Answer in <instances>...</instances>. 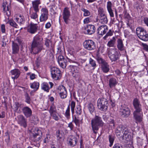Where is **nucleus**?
I'll list each match as a JSON object with an SVG mask.
<instances>
[{"label": "nucleus", "mask_w": 148, "mask_h": 148, "mask_svg": "<svg viewBox=\"0 0 148 148\" xmlns=\"http://www.w3.org/2000/svg\"><path fill=\"white\" fill-rule=\"evenodd\" d=\"M42 37L39 35H37L34 37L31 45L32 53L36 54L41 51L43 48L42 44Z\"/></svg>", "instance_id": "f257e3e1"}, {"label": "nucleus", "mask_w": 148, "mask_h": 148, "mask_svg": "<svg viewBox=\"0 0 148 148\" xmlns=\"http://www.w3.org/2000/svg\"><path fill=\"white\" fill-rule=\"evenodd\" d=\"M104 124L101 118L96 115L91 121V125L93 132L96 134L99 127L103 126Z\"/></svg>", "instance_id": "f03ea898"}, {"label": "nucleus", "mask_w": 148, "mask_h": 148, "mask_svg": "<svg viewBox=\"0 0 148 148\" xmlns=\"http://www.w3.org/2000/svg\"><path fill=\"white\" fill-rule=\"evenodd\" d=\"M129 133V131L128 129L124 125H120L118 126L115 130V134L118 137H120V136H122L123 134V136L121 137L123 139L125 138L127 139V137L128 138L129 137L131 138V136L128 134Z\"/></svg>", "instance_id": "7ed1b4c3"}, {"label": "nucleus", "mask_w": 148, "mask_h": 148, "mask_svg": "<svg viewBox=\"0 0 148 148\" xmlns=\"http://www.w3.org/2000/svg\"><path fill=\"white\" fill-rule=\"evenodd\" d=\"M136 33L138 37L140 40L144 41L148 40V33L143 27H137L136 29Z\"/></svg>", "instance_id": "20e7f679"}, {"label": "nucleus", "mask_w": 148, "mask_h": 148, "mask_svg": "<svg viewBox=\"0 0 148 148\" xmlns=\"http://www.w3.org/2000/svg\"><path fill=\"white\" fill-rule=\"evenodd\" d=\"M108 103L107 100L104 98H99L97 101V107L101 110L106 112L108 109Z\"/></svg>", "instance_id": "39448f33"}, {"label": "nucleus", "mask_w": 148, "mask_h": 148, "mask_svg": "<svg viewBox=\"0 0 148 148\" xmlns=\"http://www.w3.org/2000/svg\"><path fill=\"white\" fill-rule=\"evenodd\" d=\"M50 71L52 78L55 80H59L61 78L62 74L60 69L55 66L51 68Z\"/></svg>", "instance_id": "423d86ee"}, {"label": "nucleus", "mask_w": 148, "mask_h": 148, "mask_svg": "<svg viewBox=\"0 0 148 148\" xmlns=\"http://www.w3.org/2000/svg\"><path fill=\"white\" fill-rule=\"evenodd\" d=\"M108 56L112 62L115 61L119 59V52L114 49H110L108 53Z\"/></svg>", "instance_id": "0eeeda50"}, {"label": "nucleus", "mask_w": 148, "mask_h": 148, "mask_svg": "<svg viewBox=\"0 0 148 148\" xmlns=\"http://www.w3.org/2000/svg\"><path fill=\"white\" fill-rule=\"evenodd\" d=\"M84 48L89 51L94 50L96 48V44L94 42L91 40H85L83 42Z\"/></svg>", "instance_id": "6e6552de"}, {"label": "nucleus", "mask_w": 148, "mask_h": 148, "mask_svg": "<svg viewBox=\"0 0 148 148\" xmlns=\"http://www.w3.org/2000/svg\"><path fill=\"white\" fill-rule=\"evenodd\" d=\"M10 4L9 0H3L2 5L3 12L5 14L8 16H9L11 14Z\"/></svg>", "instance_id": "1a4fd4ad"}, {"label": "nucleus", "mask_w": 148, "mask_h": 148, "mask_svg": "<svg viewBox=\"0 0 148 148\" xmlns=\"http://www.w3.org/2000/svg\"><path fill=\"white\" fill-rule=\"evenodd\" d=\"M58 92L60 97L61 99H65L67 96V93L66 88L63 85H61L59 86L58 89Z\"/></svg>", "instance_id": "9d476101"}, {"label": "nucleus", "mask_w": 148, "mask_h": 148, "mask_svg": "<svg viewBox=\"0 0 148 148\" xmlns=\"http://www.w3.org/2000/svg\"><path fill=\"white\" fill-rule=\"evenodd\" d=\"M78 139L76 137L70 135L67 138V144L71 147H73L77 145Z\"/></svg>", "instance_id": "9b49d317"}, {"label": "nucleus", "mask_w": 148, "mask_h": 148, "mask_svg": "<svg viewBox=\"0 0 148 148\" xmlns=\"http://www.w3.org/2000/svg\"><path fill=\"white\" fill-rule=\"evenodd\" d=\"M62 15L64 21L66 24L68 23V20L71 16V13L69 8H65L62 12Z\"/></svg>", "instance_id": "f8f14e48"}, {"label": "nucleus", "mask_w": 148, "mask_h": 148, "mask_svg": "<svg viewBox=\"0 0 148 148\" xmlns=\"http://www.w3.org/2000/svg\"><path fill=\"white\" fill-rule=\"evenodd\" d=\"M120 110V114L123 117H127L130 114V111L129 109L127 107H122Z\"/></svg>", "instance_id": "ddd939ff"}, {"label": "nucleus", "mask_w": 148, "mask_h": 148, "mask_svg": "<svg viewBox=\"0 0 148 148\" xmlns=\"http://www.w3.org/2000/svg\"><path fill=\"white\" fill-rule=\"evenodd\" d=\"M58 61L61 67L63 69L66 67L67 64V61L63 56L59 55L58 57Z\"/></svg>", "instance_id": "4468645a"}, {"label": "nucleus", "mask_w": 148, "mask_h": 148, "mask_svg": "<svg viewBox=\"0 0 148 148\" xmlns=\"http://www.w3.org/2000/svg\"><path fill=\"white\" fill-rule=\"evenodd\" d=\"M42 13L40 16V22L46 21L48 18V11L46 8H42Z\"/></svg>", "instance_id": "2eb2a0df"}, {"label": "nucleus", "mask_w": 148, "mask_h": 148, "mask_svg": "<svg viewBox=\"0 0 148 148\" xmlns=\"http://www.w3.org/2000/svg\"><path fill=\"white\" fill-rule=\"evenodd\" d=\"M53 85V84L52 82H49L48 83L44 82L41 84V88L44 91L48 92L50 89L52 88Z\"/></svg>", "instance_id": "dca6fc26"}, {"label": "nucleus", "mask_w": 148, "mask_h": 148, "mask_svg": "<svg viewBox=\"0 0 148 148\" xmlns=\"http://www.w3.org/2000/svg\"><path fill=\"white\" fill-rule=\"evenodd\" d=\"M38 28L37 24L31 23L27 27L28 32L32 34L35 33L37 31Z\"/></svg>", "instance_id": "f3484780"}, {"label": "nucleus", "mask_w": 148, "mask_h": 148, "mask_svg": "<svg viewBox=\"0 0 148 148\" xmlns=\"http://www.w3.org/2000/svg\"><path fill=\"white\" fill-rule=\"evenodd\" d=\"M18 118V123L21 126L26 128L27 126V119L22 115H19Z\"/></svg>", "instance_id": "a211bd4d"}, {"label": "nucleus", "mask_w": 148, "mask_h": 148, "mask_svg": "<svg viewBox=\"0 0 148 148\" xmlns=\"http://www.w3.org/2000/svg\"><path fill=\"white\" fill-rule=\"evenodd\" d=\"M108 29V27L106 25H103L98 28L97 30V33L99 35L103 36L106 33Z\"/></svg>", "instance_id": "6ab92c4d"}, {"label": "nucleus", "mask_w": 148, "mask_h": 148, "mask_svg": "<svg viewBox=\"0 0 148 148\" xmlns=\"http://www.w3.org/2000/svg\"><path fill=\"white\" fill-rule=\"evenodd\" d=\"M111 75H109L107 76L106 77L107 79H109V86L111 88L115 87L118 83L116 79L115 78L113 77L109 78Z\"/></svg>", "instance_id": "aec40b11"}, {"label": "nucleus", "mask_w": 148, "mask_h": 148, "mask_svg": "<svg viewBox=\"0 0 148 148\" xmlns=\"http://www.w3.org/2000/svg\"><path fill=\"white\" fill-rule=\"evenodd\" d=\"M133 105L135 110L134 111H142L141 105L139 100L135 98L133 101Z\"/></svg>", "instance_id": "412c9836"}, {"label": "nucleus", "mask_w": 148, "mask_h": 148, "mask_svg": "<svg viewBox=\"0 0 148 148\" xmlns=\"http://www.w3.org/2000/svg\"><path fill=\"white\" fill-rule=\"evenodd\" d=\"M23 113L27 118L30 117L32 114L31 109L28 106H25L22 109Z\"/></svg>", "instance_id": "4be33fe9"}, {"label": "nucleus", "mask_w": 148, "mask_h": 148, "mask_svg": "<svg viewBox=\"0 0 148 148\" xmlns=\"http://www.w3.org/2000/svg\"><path fill=\"white\" fill-rule=\"evenodd\" d=\"M141 112L134 111L133 112L134 118L137 122H140L142 121L143 115Z\"/></svg>", "instance_id": "5701e85b"}, {"label": "nucleus", "mask_w": 148, "mask_h": 148, "mask_svg": "<svg viewBox=\"0 0 148 148\" xmlns=\"http://www.w3.org/2000/svg\"><path fill=\"white\" fill-rule=\"evenodd\" d=\"M85 29L87 31L88 34L91 35L95 32L96 28L94 25H92L88 24L85 27Z\"/></svg>", "instance_id": "b1692460"}, {"label": "nucleus", "mask_w": 148, "mask_h": 148, "mask_svg": "<svg viewBox=\"0 0 148 148\" xmlns=\"http://www.w3.org/2000/svg\"><path fill=\"white\" fill-rule=\"evenodd\" d=\"M12 75V78L14 80L17 79L19 76L20 71L18 69H15L11 70L10 72Z\"/></svg>", "instance_id": "393cba45"}, {"label": "nucleus", "mask_w": 148, "mask_h": 148, "mask_svg": "<svg viewBox=\"0 0 148 148\" xmlns=\"http://www.w3.org/2000/svg\"><path fill=\"white\" fill-rule=\"evenodd\" d=\"M40 3L39 0H36L32 2V7L35 12H39L38 6Z\"/></svg>", "instance_id": "a878e982"}, {"label": "nucleus", "mask_w": 148, "mask_h": 148, "mask_svg": "<svg viewBox=\"0 0 148 148\" xmlns=\"http://www.w3.org/2000/svg\"><path fill=\"white\" fill-rule=\"evenodd\" d=\"M12 53L13 54L16 53H18L19 51V47L16 42H15L13 41H12Z\"/></svg>", "instance_id": "bb28decb"}, {"label": "nucleus", "mask_w": 148, "mask_h": 148, "mask_svg": "<svg viewBox=\"0 0 148 148\" xmlns=\"http://www.w3.org/2000/svg\"><path fill=\"white\" fill-rule=\"evenodd\" d=\"M117 47L121 51H123L124 49V47L123 43V40L119 38L117 40Z\"/></svg>", "instance_id": "cd10ccee"}, {"label": "nucleus", "mask_w": 148, "mask_h": 148, "mask_svg": "<svg viewBox=\"0 0 148 148\" xmlns=\"http://www.w3.org/2000/svg\"><path fill=\"white\" fill-rule=\"evenodd\" d=\"M102 69L103 72L105 73H108L110 70L109 66L106 62L101 64Z\"/></svg>", "instance_id": "c85d7f7f"}, {"label": "nucleus", "mask_w": 148, "mask_h": 148, "mask_svg": "<svg viewBox=\"0 0 148 148\" xmlns=\"http://www.w3.org/2000/svg\"><path fill=\"white\" fill-rule=\"evenodd\" d=\"M116 37H113L111 39L108 41L107 45V46L109 47H114L116 43Z\"/></svg>", "instance_id": "c756f323"}, {"label": "nucleus", "mask_w": 148, "mask_h": 148, "mask_svg": "<svg viewBox=\"0 0 148 148\" xmlns=\"http://www.w3.org/2000/svg\"><path fill=\"white\" fill-rule=\"evenodd\" d=\"M48 110L50 114L57 111L56 107L54 104V102H53L51 104Z\"/></svg>", "instance_id": "7c9ffc66"}, {"label": "nucleus", "mask_w": 148, "mask_h": 148, "mask_svg": "<svg viewBox=\"0 0 148 148\" xmlns=\"http://www.w3.org/2000/svg\"><path fill=\"white\" fill-rule=\"evenodd\" d=\"M16 20L20 25H23L25 23V19L24 16L20 15L19 18H16Z\"/></svg>", "instance_id": "2f4dec72"}, {"label": "nucleus", "mask_w": 148, "mask_h": 148, "mask_svg": "<svg viewBox=\"0 0 148 148\" xmlns=\"http://www.w3.org/2000/svg\"><path fill=\"white\" fill-rule=\"evenodd\" d=\"M30 85L31 88L34 89V90L35 91L37 90L39 86V83L37 82H34L32 83H31Z\"/></svg>", "instance_id": "473e14b6"}, {"label": "nucleus", "mask_w": 148, "mask_h": 148, "mask_svg": "<svg viewBox=\"0 0 148 148\" xmlns=\"http://www.w3.org/2000/svg\"><path fill=\"white\" fill-rule=\"evenodd\" d=\"M99 22L101 24H105L108 23V20L106 15L99 17Z\"/></svg>", "instance_id": "72a5a7b5"}, {"label": "nucleus", "mask_w": 148, "mask_h": 148, "mask_svg": "<svg viewBox=\"0 0 148 148\" xmlns=\"http://www.w3.org/2000/svg\"><path fill=\"white\" fill-rule=\"evenodd\" d=\"M50 114V116L52 117V118L55 121H58L59 120L60 115L59 113L57 112V111Z\"/></svg>", "instance_id": "f704fd0d"}, {"label": "nucleus", "mask_w": 148, "mask_h": 148, "mask_svg": "<svg viewBox=\"0 0 148 148\" xmlns=\"http://www.w3.org/2000/svg\"><path fill=\"white\" fill-rule=\"evenodd\" d=\"M81 10L83 12V16H88L90 15V13L89 10L83 8H82Z\"/></svg>", "instance_id": "c9c22d12"}, {"label": "nucleus", "mask_w": 148, "mask_h": 148, "mask_svg": "<svg viewBox=\"0 0 148 148\" xmlns=\"http://www.w3.org/2000/svg\"><path fill=\"white\" fill-rule=\"evenodd\" d=\"M33 137H35L38 135H42V133L41 131L38 129H35L32 133Z\"/></svg>", "instance_id": "e433bc0d"}, {"label": "nucleus", "mask_w": 148, "mask_h": 148, "mask_svg": "<svg viewBox=\"0 0 148 148\" xmlns=\"http://www.w3.org/2000/svg\"><path fill=\"white\" fill-rule=\"evenodd\" d=\"M70 108L69 105L65 113L64 116L67 120H69L70 119Z\"/></svg>", "instance_id": "4c0bfd02"}, {"label": "nucleus", "mask_w": 148, "mask_h": 148, "mask_svg": "<svg viewBox=\"0 0 148 148\" xmlns=\"http://www.w3.org/2000/svg\"><path fill=\"white\" fill-rule=\"evenodd\" d=\"M62 132L60 130L57 131L56 133V135L57 137V140L60 141L62 139Z\"/></svg>", "instance_id": "58836bf2"}, {"label": "nucleus", "mask_w": 148, "mask_h": 148, "mask_svg": "<svg viewBox=\"0 0 148 148\" xmlns=\"http://www.w3.org/2000/svg\"><path fill=\"white\" fill-rule=\"evenodd\" d=\"M88 110L91 114H92L95 111V108L92 103H89L87 106Z\"/></svg>", "instance_id": "ea45409f"}, {"label": "nucleus", "mask_w": 148, "mask_h": 148, "mask_svg": "<svg viewBox=\"0 0 148 148\" xmlns=\"http://www.w3.org/2000/svg\"><path fill=\"white\" fill-rule=\"evenodd\" d=\"M75 73H72V76L75 79L76 81H78L80 79V74L79 73H77V71H76Z\"/></svg>", "instance_id": "a19ab883"}, {"label": "nucleus", "mask_w": 148, "mask_h": 148, "mask_svg": "<svg viewBox=\"0 0 148 148\" xmlns=\"http://www.w3.org/2000/svg\"><path fill=\"white\" fill-rule=\"evenodd\" d=\"M99 17L106 15L104 13L103 9L102 7H100L98 10Z\"/></svg>", "instance_id": "79ce46f5"}, {"label": "nucleus", "mask_w": 148, "mask_h": 148, "mask_svg": "<svg viewBox=\"0 0 148 148\" xmlns=\"http://www.w3.org/2000/svg\"><path fill=\"white\" fill-rule=\"evenodd\" d=\"M109 140L110 142L109 146L110 147H111L113 144L114 141V137L111 135H109L108 136Z\"/></svg>", "instance_id": "37998d69"}, {"label": "nucleus", "mask_w": 148, "mask_h": 148, "mask_svg": "<svg viewBox=\"0 0 148 148\" xmlns=\"http://www.w3.org/2000/svg\"><path fill=\"white\" fill-rule=\"evenodd\" d=\"M72 121L74 122L76 126H79V123L81 122V120H80L79 119L78 117H77L76 116H75L74 119Z\"/></svg>", "instance_id": "c03bdc74"}, {"label": "nucleus", "mask_w": 148, "mask_h": 148, "mask_svg": "<svg viewBox=\"0 0 148 148\" xmlns=\"http://www.w3.org/2000/svg\"><path fill=\"white\" fill-rule=\"evenodd\" d=\"M92 16H90L89 17L85 18L83 21L84 24H88L89 23L92 22Z\"/></svg>", "instance_id": "a18cd8bd"}, {"label": "nucleus", "mask_w": 148, "mask_h": 148, "mask_svg": "<svg viewBox=\"0 0 148 148\" xmlns=\"http://www.w3.org/2000/svg\"><path fill=\"white\" fill-rule=\"evenodd\" d=\"M25 102L28 104H30L31 103V99L29 96L27 92H26L25 94Z\"/></svg>", "instance_id": "49530a36"}, {"label": "nucleus", "mask_w": 148, "mask_h": 148, "mask_svg": "<svg viewBox=\"0 0 148 148\" xmlns=\"http://www.w3.org/2000/svg\"><path fill=\"white\" fill-rule=\"evenodd\" d=\"M113 34V33L111 30L110 29L108 32L106 33L105 36L103 37V38L104 40H106L108 36H111Z\"/></svg>", "instance_id": "de8ad7c7"}, {"label": "nucleus", "mask_w": 148, "mask_h": 148, "mask_svg": "<svg viewBox=\"0 0 148 148\" xmlns=\"http://www.w3.org/2000/svg\"><path fill=\"white\" fill-rule=\"evenodd\" d=\"M71 107V110L72 114H74V109L75 106V102L72 101L70 104Z\"/></svg>", "instance_id": "09e8293b"}, {"label": "nucleus", "mask_w": 148, "mask_h": 148, "mask_svg": "<svg viewBox=\"0 0 148 148\" xmlns=\"http://www.w3.org/2000/svg\"><path fill=\"white\" fill-rule=\"evenodd\" d=\"M89 62L91 66L95 69L96 66L95 61L90 58L89 59Z\"/></svg>", "instance_id": "8fccbe9b"}, {"label": "nucleus", "mask_w": 148, "mask_h": 148, "mask_svg": "<svg viewBox=\"0 0 148 148\" xmlns=\"http://www.w3.org/2000/svg\"><path fill=\"white\" fill-rule=\"evenodd\" d=\"M42 135L40 134V135L36 136L35 137H33V140L34 141L37 142L39 141L42 138Z\"/></svg>", "instance_id": "3c124183"}, {"label": "nucleus", "mask_w": 148, "mask_h": 148, "mask_svg": "<svg viewBox=\"0 0 148 148\" xmlns=\"http://www.w3.org/2000/svg\"><path fill=\"white\" fill-rule=\"evenodd\" d=\"M7 23L10 24L11 26L16 28L17 26L16 23L13 20H9L8 21Z\"/></svg>", "instance_id": "603ef678"}, {"label": "nucleus", "mask_w": 148, "mask_h": 148, "mask_svg": "<svg viewBox=\"0 0 148 148\" xmlns=\"http://www.w3.org/2000/svg\"><path fill=\"white\" fill-rule=\"evenodd\" d=\"M76 114L78 115H80L82 112V109L81 107L80 106L78 105L77 106L76 109H75Z\"/></svg>", "instance_id": "864d4df0"}, {"label": "nucleus", "mask_w": 148, "mask_h": 148, "mask_svg": "<svg viewBox=\"0 0 148 148\" xmlns=\"http://www.w3.org/2000/svg\"><path fill=\"white\" fill-rule=\"evenodd\" d=\"M68 61L70 63H76L77 62L76 61V59L73 56H72L70 58H67Z\"/></svg>", "instance_id": "5fc2aeb1"}, {"label": "nucleus", "mask_w": 148, "mask_h": 148, "mask_svg": "<svg viewBox=\"0 0 148 148\" xmlns=\"http://www.w3.org/2000/svg\"><path fill=\"white\" fill-rule=\"evenodd\" d=\"M21 105V104L19 103L18 102H15V104L13 105L15 110L17 111Z\"/></svg>", "instance_id": "6e6d98bb"}, {"label": "nucleus", "mask_w": 148, "mask_h": 148, "mask_svg": "<svg viewBox=\"0 0 148 148\" xmlns=\"http://www.w3.org/2000/svg\"><path fill=\"white\" fill-rule=\"evenodd\" d=\"M37 12H33L30 15V17L34 19H36V18H38V15L37 14Z\"/></svg>", "instance_id": "4d7b16f0"}, {"label": "nucleus", "mask_w": 148, "mask_h": 148, "mask_svg": "<svg viewBox=\"0 0 148 148\" xmlns=\"http://www.w3.org/2000/svg\"><path fill=\"white\" fill-rule=\"evenodd\" d=\"M107 10L109 14L110 17H114V14L113 12V11L112 9H108Z\"/></svg>", "instance_id": "13d9d810"}, {"label": "nucleus", "mask_w": 148, "mask_h": 148, "mask_svg": "<svg viewBox=\"0 0 148 148\" xmlns=\"http://www.w3.org/2000/svg\"><path fill=\"white\" fill-rule=\"evenodd\" d=\"M72 69H71V72L72 73H75L76 72V71H77V73H79V71L77 69H78V68L75 66H72Z\"/></svg>", "instance_id": "bf43d9fd"}, {"label": "nucleus", "mask_w": 148, "mask_h": 148, "mask_svg": "<svg viewBox=\"0 0 148 148\" xmlns=\"http://www.w3.org/2000/svg\"><path fill=\"white\" fill-rule=\"evenodd\" d=\"M109 121L110 124H112V125H111V126L114 128L115 127V123L114 120L113 118L110 119V120H109Z\"/></svg>", "instance_id": "052dcab7"}, {"label": "nucleus", "mask_w": 148, "mask_h": 148, "mask_svg": "<svg viewBox=\"0 0 148 148\" xmlns=\"http://www.w3.org/2000/svg\"><path fill=\"white\" fill-rule=\"evenodd\" d=\"M98 62L99 64H102L106 61L103 59L101 57L96 59Z\"/></svg>", "instance_id": "680f3d73"}, {"label": "nucleus", "mask_w": 148, "mask_h": 148, "mask_svg": "<svg viewBox=\"0 0 148 148\" xmlns=\"http://www.w3.org/2000/svg\"><path fill=\"white\" fill-rule=\"evenodd\" d=\"M143 21L146 25L148 27V18L147 17H143Z\"/></svg>", "instance_id": "e2e57ef3"}, {"label": "nucleus", "mask_w": 148, "mask_h": 148, "mask_svg": "<svg viewBox=\"0 0 148 148\" xmlns=\"http://www.w3.org/2000/svg\"><path fill=\"white\" fill-rule=\"evenodd\" d=\"M112 4L111 2L109 1L107 2V10L112 8Z\"/></svg>", "instance_id": "0e129e2a"}, {"label": "nucleus", "mask_w": 148, "mask_h": 148, "mask_svg": "<svg viewBox=\"0 0 148 148\" xmlns=\"http://www.w3.org/2000/svg\"><path fill=\"white\" fill-rule=\"evenodd\" d=\"M123 13L125 18H130V15L129 14L127 13V10L125 9Z\"/></svg>", "instance_id": "69168bd1"}, {"label": "nucleus", "mask_w": 148, "mask_h": 148, "mask_svg": "<svg viewBox=\"0 0 148 148\" xmlns=\"http://www.w3.org/2000/svg\"><path fill=\"white\" fill-rule=\"evenodd\" d=\"M142 45L143 47V49L146 51H148V45L146 44L142 43Z\"/></svg>", "instance_id": "338daca9"}, {"label": "nucleus", "mask_w": 148, "mask_h": 148, "mask_svg": "<svg viewBox=\"0 0 148 148\" xmlns=\"http://www.w3.org/2000/svg\"><path fill=\"white\" fill-rule=\"evenodd\" d=\"M112 148H122L121 144L119 143L115 144L113 147Z\"/></svg>", "instance_id": "774afa93"}]
</instances>
